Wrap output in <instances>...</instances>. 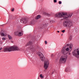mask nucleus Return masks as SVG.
<instances>
[{
	"mask_svg": "<svg viewBox=\"0 0 79 79\" xmlns=\"http://www.w3.org/2000/svg\"><path fill=\"white\" fill-rule=\"evenodd\" d=\"M65 47H69L66 48L65 49L64 48H63L62 50V53L63 55H66L69 53V55H71L70 52L73 50V44H67L65 45Z\"/></svg>",
	"mask_w": 79,
	"mask_h": 79,
	"instance_id": "obj_1",
	"label": "nucleus"
},
{
	"mask_svg": "<svg viewBox=\"0 0 79 79\" xmlns=\"http://www.w3.org/2000/svg\"><path fill=\"white\" fill-rule=\"evenodd\" d=\"M56 16L57 18H62V19H68L69 18H71L72 16V15H67V13L62 12L56 14Z\"/></svg>",
	"mask_w": 79,
	"mask_h": 79,
	"instance_id": "obj_2",
	"label": "nucleus"
},
{
	"mask_svg": "<svg viewBox=\"0 0 79 79\" xmlns=\"http://www.w3.org/2000/svg\"><path fill=\"white\" fill-rule=\"evenodd\" d=\"M69 18L71 17H69L68 19H69ZM68 19H64L66 21H64L63 23V26L68 28V29L71 27V26H73V23L71 21L69 20Z\"/></svg>",
	"mask_w": 79,
	"mask_h": 79,
	"instance_id": "obj_3",
	"label": "nucleus"
},
{
	"mask_svg": "<svg viewBox=\"0 0 79 79\" xmlns=\"http://www.w3.org/2000/svg\"><path fill=\"white\" fill-rule=\"evenodd\" d=\"M19 48L16 46H14L9 48H6L4 49V52H11L12 51H16L19 50Z\"/></svg>",
	"mask_w": 79,
	"mask_h": 79,
	"instance_id": "obj_4",
	"label": "nucleus"
},
{
	"mask_svg": "<svg viewBox=\"0 0 79 79\" xmlns=\"http://www.w3.org/2000/svg\"><path fill=\"white\" fill-rule=\"evenodd\" d=\"M73 55L76 58H79V48L76 49L72 52Z\"/></svg>",
	"mask_w": 79,
	"mask_h": 79,
	"instance_id": "obj_5",
	"label": "nucleus"
},
{
	"mask_svg": "<svg viewBox=\"0 0 79 79\" xmlns=\"http://www.w3.org/2000/svg\"><path fill=\"white\" fill-rule=\"evenodd\" d=\"M67 59V56H62L60 57L59 60V63H65Z\"/></svg>",
	"mask_w": 79,
	"mask_h": 79,
	"instance_id": "obj_6",
	"label": "nucleus"
},
{
	"mask_svg": "<svg viewBox=\"0 0 79 79\" xmlns=\"http://www.w3.org/2000/svg\"><path fill=\"white\" fill-rule=\"evenodd\" d=\"M37 54L39 55V57L42 61L44 62V61H45V58L43 54L40 52H38L37 53Z\"/></svg>",
	"mask_w": 79,
	"mask_h": 79,
	"instance_id": "obj_7",
	"label": "nucleus"
},
{
	"mask_svg": "<svg viewBox=\"0 0 79 79\" xmlns=\"http://www.w3.org/2000/svg\"><path fill=\"white\" fill-rule=\"evenodd\" d=\"M14 34L15 35H17V36H22L23 35V32L22 31L19 30L16 31V32H15L14 33Z\"/></svg>",
	"mask_w": 79,
	"mask_h": 79,
	"instance_id": "obj_8",
	"label": "nucleus"
},
{
	"mask_svg": "<svg viewBox=\"0 0 79 79\" xmlns=\"http://www.w3.org/2000/svg\"><path fill=\"white\" fill-rule=\"evenodd\" d=\"M49 64V61L48 60H46L44 63V68L45 69H47V68L48 67V65Z\"/></svg>",
	"mask_w": 79,
	"mask_h": 79,
	"instance_id": "obj_9",
	"label": "nucleus"
},
{
	"mask_svg": "<svg viewBox=\"0 0 79 79\" xmlns=\"http://www.w3.org/2000/svg\"><path fill=\"white\" fill-rule=\"evenodd\" d=\"M27 21H28L27 19L25 18L23 19V20H22L21 21V23H23L24 24L26 23H27Z\"/></svg>",
	"mask_w": 79,
	"mask_h": 79,
	"instance_id": "obj_10",
	"label": "nucleus"
},
{
	"mask_svg": "<svg viewBox=\"0 0 79 79\" xmlns=\"http://www.w3.org/2000/svg\"><path fill=\"white\" fill-rule=\"evenodd\" d=\"M40 18V15H38L36 17L35 19H39Z\"/></svg>",
	"mask_w": 79,
	"mask_h": 79,
	"instance_id": "obj_11",
	"label": "nucleus"
},
{
	"mask_svg": "<svg viewBox=\"0 0 79 79\" xmlns=\"http://www.w3.org/2000/svg\"><path fill=\"white\" fill-rule=\"evenodd\" d=\"M44 15H46V16H50V14L46 12L44 13Z\"/></svg>",
	"mask_w": 79,
	"mask_h": 79,
	"instance_id": "obj_12",
	"label": "nucleus"
},
{
	"mask_svg": "<svg viewBox=\"0 0 79 79\" xmlns=\"http://www.w3.org/2000/svg\"><path fill=\"white\" fill-rule=\"evenodd\" d=\"M7 35L9 40H11V39H12V37H11V36L9 35Z\"/></svg>",
	"mask_w": 79,
	"mask_h": 79,
	"instance_id": "obj_13",
	"label": "nucleus"
},
{
	"mask_svg": "<svg viewBox=\"0 0 79 79\" xmlns=\"http://www.w3.org/2000/svg\"><path fill=\"white\" fill-rule=\"evenodd\" d=\"M1 35H2V36L3 37H5V36H6V34H4V33H2L1 34Z\"/></svg>",
	"mask_w": 79,
	"mask_h": 79,
	"instance_id": "obj_14",
	"label": "nucleus"
},
{
	"mask_svg": "<svg viewBox=\"0 0 79 79\" xmlns=\"http://www.w3.org/2000/svg\"><path fill=\"white\" fill-rule=\"evenodd\" d=\"M32 43L31 42H30L28 43L27 44V45H32Z\"/></svg>",
	"mask_w": 79,
	"mask_h": 79,
	"instance_id": "obj_15",
	"label": "nucleus"
},
{
	"mask_svg": "<svg viewBox=\"0 0 79 79\" xmlns=\"http://www.w3.org/2000/svg\"><path fill=\"white\" fill-rule=\"evenodd\" d=\"M49 22L51 23H55V21L52 20H50Z\"/></svg>",
	"mask_w": 79,
	"mask_h": 79,
	"instance_id": "obj_16",
	"label": "nucleus"
},
{
	"mask_svg": "<svg viewBox=\"0 0 79 79\" xmlns=\"http://www.w3.org/2000/svg\"><path fill=\"white\" fill-rule=\"evenodd\" d=\"M42 27H40V29H44V28H45V24H44L42 25Z\"/></svg>",
	"mask_w": 79,
	"mask_h": 79,
	"instance_id": "obj_17",
	"label": "nucleus"
},
{
	"mask_svg": "<svg viewBox=\"0 0 79 79\" xmlns=\"http://www.w3.org/2000/svg\"><path fill=\"white\" fill-rule=\"evenodd\" d=\"M40 78H43V76H42V74H40Z\"/></svg>",
	"mask_w": 79,
	"mask_h": 79,
	"instance_id": "obj_18",
	"label": "nucleus"
},
{
	"mask_svg": "<svg viewBox=\"0 0 79 79\" xmlns=\"http://www.w3.org/2000/svg\"><path fill=\"white\" fill-rule=\"evenodd\" d=\"M69 39L70 40H72V36H70L69 37Z\"/></svg>",
	"mask_w": 79,
	"mask_h": 79,
	"instance_id": "obj_19",
	"label": "nucleus"
},
{
	"mask_svg": "<svg viewBox=\"0 0 79 79\" xmlns=\"http://www.w3.org/2000/svg\"><path fill=\"white\" fill-rule=\"evenodd\" d=\"M59 4H61V1H59L58 2Z\"/></svg>",
	"mask_w": 79,
	"mask_h": 79,
	"instance_id": "obj_20",
	"label": "nucleus"
},
{
	"mask_svg": "<svg viewBox=\"0 0 79 79\" xmlns=\"http://www.w3.org/2000/svg\"><path fill=\"white\" fill-rule=\"evenodd\" d=\"M61 32H63V33H64V32H65V30H63L61 31Z\"/></svg>",
	"mask_w": 79,
	"mask_h": 79,
	"instance_id": "obj_21",
	"label": "nucleus"
},
{
	"mask_svg": "<svg viewBox=\"0 0 79 79\" xmlns=\"http://www.w3.org/2000/svg\"><path fill=\"white\" fill-rule=\"evenodd\" d=\"M56 0H54V3H56Z\"/></svg>",
	"mask_w": 79,
	"mask_h": 79,
	"instance_id": "obj_22",
	"label": "nucleus"
},
{
	"mask_svg": "<svg viewBox=\"0 0 79 79\" xmlns=\"http://www.w3.org/2000/svg\"><path fill=\"white\" fill-rule=\"evenodd\" d=\"M15 10V9H14V8H13L12 10H11V11L13 12Z\"/></svg>",
	"mask_w": 79,
	"mask_h": 79,
	"instance_id": "obj_23",
	"label": "nucleus"
},
{
	"mask_svg": "<svg viewBox=\"0 0 79 79\" xmlns=\"http://www.w3.org/2000/svg\"><path fill=\"white\" fill-rule=\"evenodd\" d=\"M45 44H47V41H45Z\"/></svg>",
	"mask_w": 79,
	"mask_h": 79,
	"instance_id": "obj_24",
	"label": "nucleus"
},
{
	"mask_svg": "<svg viewBox=\"0 0 79 79\" xmlns=\"http://www.w3.org/2000/svg\"><path fill=\"white\" fill-rule=\"evenodd\" d=\"M2 40H5V37L3 38H2Z\"/></svg>",
	"mask_w": 79,
	"mask_h": 79,
	"instance_id": "obj_25",
	"label": "nucleus"
},
{
	"mask_svg": "<svg viewBox=\"0 0 79 79\" xmlns=\"http://www.w3.org/2000/svg\"><path fill=\"white\" fill-rule=\"evenodd\" d=\"M65 72H68V71H67V69H65Z\"/></svg>",
	"mask_w": 79,
	"mask_h": 79,
	"instance_id": "obj_26",
	"label": "nucleus"
},
{
	"mask_svg": "<svg viewBox=\"0 0 79 79\" xmlns=\"http://www.w3.org/2000/svg\"><path fill=\"white\" fill-rule=\"evenodd\" d=\"M2 49V47H1L0 48V51Z\"/></svg>",
	"mask_w": 79,
	"mask_h": 79,
	"instance_id": "obj_27",
	"label": "nucleus"
},
{
	"mask_svg": "<svg viewBox=\"0 0 79 79\" xmlns=\"http://www.w3.org/2000/svg\"><path fill=\"white\" fill-rule=\"evenodd\" d=\"M53 56V55L52 54V55H51V56L52 57V56Z\"/></svg>",
	"mask_w": 79,
	"mask_h": 79,
	"instance_id": "obj_28",
	"label": "nucleus"
},
{
	"mask_svg": "<svg viewBox=\"0 0 79 79\" xmlns=\"http://www.w3.org/2000/svg\"><path fill=\"white\" fill-rule=\"evenodd\" d=\"M52 74H53V73H54V72H53L52 73Z\"/></svg>",
	"mask_w": 79,
	"mask_h": 79,
	"instance_id": "obj_29",
	"label": "nucleus"
},
{
	"mask_svg": "<svg viewBox=\"0 0 79 79\" xmlns=\"http://www.w3.org/2000/svg\"><path fill=\"white\" fill-rule=\"evenodd\" d=\"M57 32H58V33L60 32V31H57Z\"/></svg>",
	"mask_w": 79,
	"mask_h": 79,
	"instance_id": "obj_30",
	"label": "nucleus"
},
{
	"mask_svg": "<svg viewBox=\"0 0 79 79\" xmlns=\"http://www.w3.org/2000/svg\"><path fill=\"white\" fill-rule=\"evenodd\" d=\"M31 48H30V49H31Z\"/></svg>",
	"mask_w": 79,
	"mask_h": 79,
	"instance_id": "obj_31",
	"label": "nucleus"
}]
</instances>
